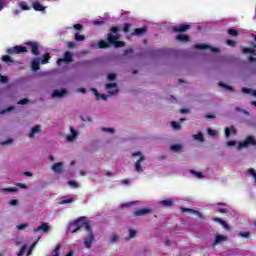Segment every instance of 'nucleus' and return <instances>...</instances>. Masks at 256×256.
Wrapping results in <instances>:
<instances>
[{
	"mask_svg": "<svg viewBox=\"0 0 256 256\" xmlns=\"http://www.w3.org/2000/svg\"><path fill=\"white\" fill-rule=\"evenodd\" d=\"M81 229H83L84 231H86V229L89 230V225L87 224L85 218L83 217L70 223L68 227V233H77Z\"/></svg>",
	"mask_w": 256,
	"mask_h": 256,
	"instance_id": "1",
	"label": "nucleus"
},
{
	"mask_svg": "<svg viewBox=\"0 0 256 256\" xmlns=\"http://www.w3.org/2000/svg\"><path fill=\"white\" fill-rule=\"evenodd\" d=\"M119 39V28L112 27L111 32L108 34V42L115 47H123L125 42L117 41Z\"/></svg>",
	"mask_w": 256,
	"mask_h": 256,
	"instance_id": "2",
	"label": "nucleus"
},
{
	"mask_svg": "<svg viewBox=\"0 0 256 256\" xmlns=\"http://www.w3.org/2000/svg\"><path fill=\"white\" fill-rule=\"evenodd\" d=\"M132 155L137 158L135 163V172L143 173V171H145V156H143L141 152H135Z\"/></svg>",
	"mask_w": 256,
	"mask_h": 256,
	"instance_id": "3",
	"label": "nucleus"
},
{
	"mask_svg": "<svg viewBox=\"0 0 256 256\" xmlns=\"http://www.w3.org/2000/svg\"><path fill=\"white\" fill-rule=\"evenodd\" d=\"M49 59H51V57L49 56V54H45L43 56V59L41 58H35L32 60L31 65H32V71H39V65H47V63H49Z\"/></svg>",
	"mask_w": 256,
	"mask_h": 256,
	"instance_id": "4",
	"label": "nucleus"
},
{
	"mask_svg": "<svg viewBox=\"0 0 256 256\" xmlns=\"http://www.w3.org/2000/svg\"><path fill=\"white\" fill-rule=\"evenodd\" d=\"M85 231L87 233V237L84 239V245L86 249H91V245H93L95 236L93 235V230L91 229V226H89L88 229H86Z\"/></svg>",
	"mask_w": 256,
	"mask_h": 256,
	"instance_id": "5",
	"label": "nucleus"
},
{
	"mask_svg": "<svg viewBox=\"0 0 256 256\" xmlns=\"http://www.w3.org/2000/svg\"><path fill=\"white\" fill-rule=\"evenodd\" d=\"M249 145H256V139L253 136H248L246 140L240 142L238 145V150L243 149V147H249Z\"/></svg>",
	"mask_w": 256,
	"mask_h": 256,
	"instance_id": "6",
	"label": "nucleus"
},
{
	"mask_svg": "<svg viewBox=\"0 0 256 256\" xmlns=\"http://www.w3.org/2000/svg\"><path fill=\"white\" fill-rule=\"evenodd\" d=\"M27 48L25 46H14L12 48H8L6 50V53H8L9 55H13V54H19V53H26Z\"/></svg>",
	"mask_w": 256,
	"mask_h": 256,
	"instance_id": "7",
	"label": "nucleus"
},
{
	"mask_svg": "<svg viewBox=\"0 0 256 256\" xmlns=\"http://www.w3.org/2000/svg\"><path fill=\"white\" fill-rule=\"evenodd\" d=\"M71 61H73V53L65 52L64 58L57 60V65H61L62 63H71Z\"/></svg>",
	"mask_w": 256,
	"mask_h": 256,
	"instance_id": "8",
	"label": "nucleus"
},
{
	"mask_svg": "<svg viewBox=\"0 0 256 256\" xmlns=\"http://www.w3.org/2000/svg\"><path fill=\"white\" fill-rule=\"evenodd\" d=\"M106 89L109 95H117V93H119V89L117 88V84L115 83L107 84Z\"/></svg>",
	"mask_w": 256,
	"mask_h": 256,
	"instance_id": "9",
	"label": "nucleus"
},
{
	"mask_svg": "<svg viewBox=\"0 0 256 256\" xmlns=\"http://www.w3.org/2000/svg\"><path fill=\"white\" fill-rule=\"evenodd\" d=\"M194 47H195V49H209L210 51H212V53L219 52V48H214V47H211L207 44H197Z\"/></svg>",
	"mask_w": 256,
	"mask_h": 256,
	"instance_id": "10",
	"label": "nucleus"
},
{
	"mask_svg": "<svg viewBox=\"0 0 256 256\" xmlns=\"http://www.w3.org/2000/svg\"><path fill=\"white\" fill-rule=\"evenodd\" d=\"M49 231V225L43 223L41 226L34 229V233H47Z\"/></svg>",
	"mask_w": 256,
	"mask_h": 256,
	"instance_id": "11",
	"label": "nucleus"
},
{
	"mask_svg": "<svg viewBox=\"0 0 256 256\" xmlns=\"http://www.w3.org/2000/svg\"><path fill=\"white\" fill-rule=\"evenodd\" d=\"M92 91L98 101L100 99H102L103 101H107V99H109V94H99V92L95 88H92Z\"/></svg>",
	"mask_w": 256,
	"mask_h": 256,
	"instance_id": "12",
	"label": "nucleus"
},
{
	"mask_svg": "<svg viewBox=\"0 0 256 256\" xmlns=\"http://www.w3.org/2000/svg\"><path fill=\"white\" fill-rule=\"evenodd\" d=\"M33 55H39V44L37 42H28Z\"/></svg>",
	"mask_w": 256,
	"mask_h": 256,
	"instance_id": "13",
	"label": "nucleus"
},
{
	"mask_svg": "<svg viewBox=\"0 0 256 256\" xmlns=\"http://www.w3.org/2000/svg\"><path fill=\"white\" fill-rule=\"evenodd\" d=\"M66 139L69 143H71L77 139V131H75V129H73V127H70V135H68L66 137Z\"/></svg>",
	"mask_w": 256,
	"mask_h": 256,
	"instance_id": "14",
	"label": "nucleus"
},
{
	"mask_svg": "<svg viewBox=\"0 0 256 256\" xmlns=\"http://www.w3.org/2000/svg\"><path fill=\"white\" fill-rule=\"evenodd\" d=\"M52 171H54V173H58V174L63 173V162L55 163L52 166Z\"/></svg>",
	"mask_w": 256,
	"mask_h": 256,
	"instance_id": "15",
	"label": "nucleus"
},
{
	"mask_svg": "<svg viewBox=\"0 0 256 256\" xmlns=\"http://www.w3.org/2000/svg\"><path fill=\"white\" fill-rule=\"evenodd\" d=\"M173 29L176 33H183V31H188L189 25L188 24H180L178 26H175Z\"/></svg>",
	"mask_w": 256,
	"mask_h": 256,
	"instance_id": "16",
	"label": "nucleus"
},
{
	"mask_svg": "<svg viewBox=\"0 0 256 256\" xmlns=\"http://www.w3.org/2000/svg\"><path fill=\"white\" fill-rule=\"evenodd\" d=\"M97 47H99V49H105L109 47V44L105 42V40H102L98 44L94 43L91 45V49H97Z\"/></svg>",
	"mask_w": 256,
	"mask_h": 256,
	"instance_id": "17",
	"label": "nucleus"
},
{
	"mask_svg": "<svg viewBox=\"0 0 256 256\" xmlns=\"http://www.w3.org/2000/svg\"><path fill=\"white\" fill-rule=\"evenodd\" d=\"M224 241H227L226 235H217L213 243V247H215V245H220V243H223Z\"/></svg>",
	"mask_w": 256,
	"mask_h": 256,
	"instance_id": "18",
	"label": "nucleus"
},
{
	"mask_svg": "<svg viewBox=\"0 0 256 256\" xmlns=\"http://www.w3.org/2000/svg\"><path fill=\"white\" fill-rule=\"evenodd\" d=\"M160 207H171L173 205V199L169 198L158 202Z\"/></svg>",
	"mask_w": 256,
	"mask_h": 256,
	"instance_id": "19",
	"label": "nucleus"
},
{
	"mask_svg": "<svg viewBox=\"0 0 256 256\" xmlns=\"http://www.w3.org/2000/svg\"><path fill=\"white\" fill-rule=\"evenodd\" d=\"M148 213H151V209L149 208H142L138 211L134 212V215H136L137 217H140L141 215H148Z\"/></svg>",
	"mask_w": 256,
	"mask_h": 256,
	"instance_id": "20",
	"label": "nucleus"
},
{
	"mask_svg": "<svg viewBox=\"0 0 256 256\" xmlns=\"http://www.w3.org/2000/svg\"><path fill=\"white\" fill-rule=\"evenodd\" d=\"M67 95V90L62 89V90H55L52 93V97H65Z\"/></svg>",
	"mask_w": 256,
	"mask_h": 256,
	"instance_id": "21",
	"label": "nucleus"
},
{
	"mask_svg": "<svg viewBox=\"0 0 256 256\" xmlns=\"http://www.w3.org/2000/svg\"><path fill=\"white\" fill-rule=\"evenodd\" d=\"M39 131H41V126L36 125L31 129V133L29 134L30 139H33V137H35V135H37V133H39Z\"/></svg>",
	"mask_w": 256,
	"mask_h": 256,
	"instance_id": "22",
	"label": "nucleus"
},
{
	"mask_svg": "<svg viewBox=\"0 0 256 256\" xmlns=\"http://www.w3.org/2000/svg\"><path fill=\"white\" fill-rule=\"evenodd\" d=\"M237 133V130L235 129V127H227L225 128V137H229V135H235Z\"/></svg>",
	"mask_w": 256,
	"mask_h": 256,
	"instance_id": "23",
	"label": "nucleus"
},
{
	"mask_svg": "<svg viewBox=\"0 0 256 256\" xmlns=\"http://www.w3.org/2000/svg\"><path fill=\"white\" fill-rule=\"evenodd\" d=\"M32 6L35 11H45V7L39 2H32Z\"/></svg>",
	"mask_w": 256,
	"mask_h": 256,
	"instance_id": "24",
	"label": "nucleus"
},
{
	"mask_svg": "<svg viewBox=\"0 0 256 256\" xmlns=\"http://www.w3.org/2000/svg\"><path fill=\"white\" fill-rule=\"evenodd\" d=\"M214 221H216L217 223H220V225H222V227L224 229L229 230V224H227V222H225L223 219H221V218H214Z\"/></svg>",
	"mask_w": 256,
	"mask_h": 256,
	"instance_id": "25",
	"label": "nucleus"
},
{
	"mask_svg": "<svg viewBox=\"0 0 256 256\" xmlns=\"http://www.w3.org/2000/svg\"><path fill=\"white\" fill-rule=\"evenodd\" d=\"M243 53H250L251 55H256V45L252 48H244Z\"/></svg>",
	"mask_w": 256,
	"mask_h": 256,
	"instance_id": "26",
	"label": "nucleus"
},
{
	"mask_svg": "<svg viewBox=\"0 0 256 256\" xmlns=\"http://www.w3.org/2000/svg\"><path fill=\"white\" fill-rule=\"evenodd\" d=\"M177 41H181L182 43H187V41H189V36H185V35H178L176 37Z\"/></svg>",
	"mask_w": 256,
	"mask_h": 256,
	"instance_id": "27",
	"label": "nucleus"
},
{
	"mask_svg": "<svg viewBox=\"0 0 256 256\" xmlns=\"http://www.w3.org/2000/svg\"><path fill=\"white\" fill-rule=\"evenodd\" d=\"M242 92L246 93L247 95H253V97H256V90H252L249 88H243Z\"/></svg>",
	"mask_w": 256,
	"mask_h": 256,
	"instance_id": "28",
	"label": "nucleus"
},
{
	"mask_svg": "<svg viewBox=\"0 0 256 256\" xmlns=\"http://www.w3.org/2000/svg\"><path fill=\"white\" fill-rule=\"evenodd\" d=\"M147 31V28H136L134 30V35H143Z\"/></svg>",
	"mask_w": 256,
	"mask_h": 256,
	"instance_id": "29",
	"label": "nucleus"
},
{
	"mask_svg": "<svg viewBox=\"0 0 256 256\" xmlns=\"http://www.w3.org/2000/svg\"><path fill=\"white\" fill-rule=\"evenodd\" d=\"M207 133L210 137H217V135H219V132H217V130H213L211 128H208Z\"/></svg>",
	"mask_w": 256,
	"mask_h": 256,
	"instance_id": "30",
	"label": "nucleus"
},
{
	"mask_svg": "<svg viewBox=\"0 0 256 256\" xmlns=\"http://www.w3.org/2000/svg\"><path fill=\"white\" fill-rule=\"evenodd\" d=\"M183 149V146L181 144H175L171 146V150L175 152H179Z\"/></svg>",
	"mask_w": 256,
	"mask_h": 256,
	"instance_id": "31",
	"label": "nucleus"
},
{
	"mask_svg": "<svg viewBox=\"0 0 256 256\" xmlns=\"http://www.w3.org/2000/svg\"><path fill=\"white\" fill-rule=\"evenodd\" d=\"M190 173L196 177V179H203V173L191 170Z\"/></svg>",
	"mask_w": 256,
	"mask_h": 256,
	"instance_id": "32",
	"label": "nucleus"
},
{
	"mask_svg": "<svg viewBox=\"0 0 256 256\" xmlns=\"http://www.w3.org/2000/svg\"><path fill=\"white\" fill-rule=\"evenodd\" d=\"M193 139H195V141H200L201 143H203V134L201 132L198 134H194Z\"/></svg>",
	"mask_w": 256,
	"mask_h": 256,
	"instance_id": "33",
	"label": "nucleus"
},
{
	"mask_svg": "<svg viewBox=\"0 0 256 256\" xmlns=\"http://www.w3.org/2000/svg\"><path fill=\"white\" fill-rule=\"evenodd\" d=\"M248 175H250V177H253V179L256 183V171H255V169H253V168L248 169Z\"/></svg>",
	"mask_w": 256,
	"mask_h": 256,
	"instance_id": "34",
	"label": "nucleus"
},
{
	"mask_svg": "<svg viewBox=\"0 0 256 256\" xmlns=\"http://www.w3.org/2000/svg\"><path fill=\"white\" fill-rule=\"evenodd\" d=\"M17 191V188H3L1 190L2 193H15Z\"/></svg>",
	"mask_w": 256,
	"mask_h": 256,
	"instance_id": "35",
	"label": "nucleus"
},
{
	"mask_svg": "<svg viewBox=\"0 0 256 256\" xmlns=\"http://www.w3.org/2000/svg\"><path fill=\"white\" fill-rule=\"evenodd\" d=\"M238 235L239 237H243L244 239H249V237H251V233L249 232H239Z\"/></svg>",
	"mask_w": 256,
	"mask_h": 256,
	"instance_id": "36",
	"label": "nucleus"
},
{
	"mask_svg": "<svg viewBox=\"0 0 256 256\" xmlns=\"http://www.w3.org/2000/svg\"><path fill=\"white\" fill-rule=\"evenodd\" d=\"M19 7H21L23 11H29V6H27V2H20Z\"/></svg>",
	"mask_w": 256,
	"mask_h": 256,
	"instance_id": "37",
	"label": "nucleus"
},
{
	"mask_svg": "<svg viewBox=\"0 0 256 256\" xmlns=\"http://www.w3.org/2000/svg\"><path fill=\"white\" fill-rule=\"evenodd\" d=\"M110 241H111L112 243H117V241H119V235H117V234H112V235L110 236Z\"/></svg>",
	"mask_w": 256,
	"mask_h": 256,
	"instance_id": "38",
	"label": "nucleus"
},
{
	"mask_svg": "<svg viewBox=\"0 0 256 256\" xmlns=\"http://www.w3.org/2000/svg\"><path fill=\"white\" fill-rule=\"evenodd\" d=\"M171 125L172 128L175 129V131H179V129H181V124H179L178 122L173 121Z\"/></svg>",
	"mask_w": 256,
	"mask_h": 256,
	"instance_id": "39",
	"label": "nucleus"
},
{
	"mask_svg": "<svg viewBox=\"0 0 256 256\" xmlns=\"http://www.w3.org/2000/svg\"><path fill=\"white\" fill-rule=\"evenodd\" d=\"M2 61H4V63H13V59L10 58L9 55H5L2 57Z\"/></svg>",
	"mask_w": 256,
	"mask_h": 256,
	"instance_id": "40",
	"label": "nucleus"
},
{
	"mask_svg": "<svg viewBox=\"0 0 256 256\" xmlns=\"http://www.w3.org/2000/svg\"><path fill=\"white\" fill-rule=\"evenodd\" d=\"M74 39H75V41H83L85 39V36H83V35H81L79 33H76L74 35Z\"/></svg>",
	"mask_w": 256,
	"mask_h": 256,
	"instance_id": "41",
	"label": "nucleus"
},
{
	"mask_svg": "<svg viewBox=\"0 0 256 256\" xmlns=\"http://www.w3.org/2000/svg\"><path fill=\"white\" fill-rule=\"evenodd\" d=\"M67 203H73V198H64L61 202L60 205H65Z\"/></svg>",
	"mask_w": 256,
	"mask_h": 256,
	"instance_id": "42",
	"label": "nucleus"
},
{
	"mask_svg": "<svg viewBox=\"0 0 256 256\" xmlns=\"http://www.w3.org/2000/svg\"><path fill=\"white\" fill-rule=\"evenodd\" d=\"M185 211H188V213H192L193 215H199V212L193 209L182 208V212L185 213Z\"/></svg>",
	"mask_w": 256,
	"mask_h": 256,
	"instance_id": "43",
	"label": "nucleus"
},
{
	"mask_svg": "<svg viewBox=\"0 0 256 256\" xmlns=\"http://www.w3.org/2000/svg\"><path fill=\"white\" fill-rule=\"evenodd\" d=\"M27 252V245L22 246L20 252L18 253V256H24Z\"/></svg>",
	"mask_w": 256,
	"mask_h": 256,
	"instance_id": "44",
	"label": "nucleus"
},
{
	"mask_svg": "<svg viewBox=\"0 0 256 256\" xmlns=\"http://www.w3.org/2000/svg\"><path fill=\"white\" fill-rule=\"evenodd\" d=\"M35 247H37V242H34L31 247L28 249L27 252V256L31 255V253H33V249H35Z\"/></svg>",
	"mask_w": 256,
	"mask_h": 256,
	"instance_id": "45",
	"label": "nucleus"
},
{
	"mask_svg": "<svg viewBox=\"0 0 256 256\" xmlns=\"http://www.w3.org/2000/svg\"><path fill=\"white\" fill-rule=\"evenodd\" d=\"M135 235H137V231L130 229L129 230V239H133L135 237Z\"/></svg>",
	"mask_w": 256,
	"mask_h": 256,
	"instance_id": "46",
	"label": "nucleus"
},
{
	"mask_svg": "<svg viewBox=\"0 0 256 256\" xmlns=\"http://www.w3.org/2000/svg\"><path fill=\"white\" fill-rule=\"evenodd\" d=\"M68 185H70V187H73L74 189H77V187H79V184L75 181H69Z\"/></svg>",
	"mask_w": 256,
	"mask_h": 256,
	"instance_id": "47",
	"label": "nucleus"
},
{
	"mask_svg": "<svg viewBox=\"0 0 256 256\" xmlns=\"http://www.w3.org/2000/svg\"><path fill=\"white\" fill-rule=\"evenodd\" d=\"M228 34H229V35H232V37H236V35H237V30H235V29H229V30H228Z\"/></svg>",
	"mask_w": 256,
	"mask_h": 256,
	"instance_id": "48",
	"label": "nucleus"
},
{
	"mask_svg": "<svg viewBox=\"0 0 256 256\" xmlns=\"http://www.w3.org/2000/svg\"><path fill=\"white\" fill-rule=\"evenodd\" d=\"M29 103V100L27 98H24L18 102L19 105H27Z\"/></svg>",
	"mask_w": 256,
	"mask_h": 256,
	"instance_id": "49",
	"label": "nucleus"
},
{
	"mask_svg": "<svg viewBox=\"0 0 256 256\" xmlns=\"http://www.w3.org/2000/svg\"><path fill=\"white\" fill-rule=\"evenodd\" d=\"M27 224H20L17 226L18 231H23V229H26Z\"/></svg>",
	"mask_w": 256,
	"mask_h": 256,
	"instance_id": "50",
	"label": "nucleus"
},
{
	"mask_svg": "<svg viewBox=\"0 0 256 256\" xmlns=\"http://www.w3.org/2000/svg\"><path fill=\"white\" fill-rule=\"evenodd\" d=\"M7 76L0 75V83H7Z\"/></svg>",
	"mask_w": 256,
	"mask_h": 256,
	"instance_id": "51",
	"label": "nucleus"
},
{
	"mask_svg": "<svg viewBox=\"0 0 256 256\" xmlns=\"http://www.w3.org/2000/svg\"><path fill=\"white\" fill-rule=\"evenodd\" d=\"M102 131H105L107 133H115V130L112 128H102Z\"/></svg>",
	"mask_w": 256,
	"mask_h": 256,
	"instance_id": "52",
	"label": "nucleus"
},
{
	"mask_svg": "<svg viewBox=\"0 0 256 256\" xmlns=\"http://www.w3.org/2000/svg\"><path fill=\"white\" fill-rule=\"evenodd\" d=\"M129 29H131V24H125L124 33H129Z\"/></svg>",
	"mask_w": 256,
	"mask_h": 256,
	"instance_id": "53",
	"label": "nucleus"
},
{
	"mask_svg": "<svg viewBox=\"0 0 256 256\" xmlns=\"http://www.w3.org/2000/svg\"><path fill=\"white\" fill-rule=\"evenodd\" d=\"M74 29H76V31H81V29H83V26H81V24H76L74 25Z\"/></svg>",
	"mask_w": 256,
	"mask_h": 256,
	"instance_id": "54",
	"label": "nucleus"
},
{
	"mask_svg": "<svg viewBox=\"0 0 256 256\" xmlns=\"http://www.w3.org/2000/svg\"><path fill=\"white\" fill-rule=\"evenodd\" d=\"M227 45H229L230 47H234L235 46V41L227 40Z\"/></svg>",
	"mask_w": 256,
	"mask_h": 256,
	"instance_id": "55",
	"label": "nucleus"
},
{
	"mask_svg": "<svg viewBox=\"0 0 256 256\" xmlns=\"http://www.w3.org/2000/svg\"><path fill=\"white\" fill-rule=\"evenodd\" d=\"M4 7H5V0H0V11H3Z\"/></svg>",
	"mask_w": 256,
	"mask_h": 256,
	"instance_id": "56",
	"label": "nucleus"
},
{
	"mask_svg": "<svg viewBox=\"0 0 256 256\" xmlns=\"http://www.w3.org/2000/svg\"><path fill=\"white\" fill-rule=\"evenodd\" d=\"M108 79L109 81H115V74H109Z\"/></svg>",
	"mask_w": 256,
	"mask_h": 256,
	"instance_id": "57",
	"label": "nucleus"
},
{
	"mask_svg": "<svg viewBox=\"0 0 256 256\" xmlns=\"http://www.w3.org/2000/svg\"><path fill=\"white\" fill-rule=\"evenodd\" d=\"M93 25H103V21L94 20Z\"/></svg>",
	"mask_w": 256,
	"mask_h": 256,
	"instance_id": "58",
	"label": "nucleus"
},
{
	"mask_svg": "<svg viewBox=\"0 0 256 256\" xmlns=\"http://www.w3.org/2000/svg\"><path fill=\"white\" fill-rule=\"evenodd\" d=\"M220 87H225V89H227L228 91H231V86H226L225 84L223 83H220Z\"/></svg>",
	"mask_w": 256,
	"mask_h": 256,
	"instance_id": "59",
	"label": "nucleus"
},
{
	"mask_svg": "<svg viewBox=\"0 0 256 256\" xmlns=\"http://www.w3.org/2000/svg\"><path fill=\"white\" fill-rule=\"evenodd\" d=\"M17 203H19L17 200H11L9 202V204L12 205L13 207H15V205H17Z\"/></svg>",
	"mask_w": 256,
	"mask_h": 256,
	"instance_id": "60",
	"label": "nucleus"
},
{
	"mask_svg": "<svg viewBox=\"0 0 256 256\" xmlns=\"http://www.w3.org/2000/svg\"><path fill=\"white\" fill-rule=\"evenodd\" d=\"M75 45H77V44H75V42H69V43H68V47H69L70 49H73V47H75Z\"/></svg>",
	"mask_w": 256,
	"mask_h": 256,
	"instance_id": "61",
	"label": "nucleus"
},
{
	"mask_svg": "<svg viewBox=\"0 0 256 256\" xmlns=\"http://www.w3.org/2000/svg\"><path fill=\"white\" fill-rule=\"evenodd\" d=\"M17 187H20L21 189H27V186L25 184L18 183Z\"/></svg>",
	"mask_w": 256,
	"mask_h": 256,
	"instance_id": "62",
	"label": "nucleus"
},
{
	"mask_svg": "<svg viewBox=\"0 0 256 256\" xmlns=\"http://www.w3.org/2000/svg\"><path fill=\"white\" fill-rule=\"evenodd\" d=\"M227 145H228V147H233V146H235V141H229V142H227Z\"/></svg>",
	"mask_w": 256,
	"mask_h": 256,
	"instance_id": "63",
	"label": "nucleus"
},
{
	"mask_svg": "<svg viewBox=\"0 0 256 256\" xmlns=\"http://www.w3.org/2000/svg\"><path fill=\"white\" fill-rule=\"evenodd\" d=\"M12 140H8V141H5V142H2L1 145H10Z\"/></svg>",
	"mask_w": 256,
	"mask_h": 256,
	"instance_id": "64",
	"label": "nucleus"
}]
</instances>
